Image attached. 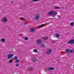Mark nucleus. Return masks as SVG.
<instances>
[{"label":"nucleus","mask_w":74,"mask_h":74,"mask_svg":"<svg viewBox=\"0 0 74 74\" xmlns=\"http://www.w3.org/2000/svg\"><path fill=\"white\" fill-rule=\"evenodd\" d=\"M51 52H52V50H51V49L48 50L46 52V53H47V54L50 53H51Z\"/></svg>","instance_id":"obj_8"},{"label":"nucleus","mask_w":74,"mask_h":74,"mask_svg":"<svg viewBox=\"0 0 74 74\" xmlns=\"http://www.w3.org/2000/svg\"><path fill=\"white\" fill-rule=\"evenodd\" d=\"M19 66V64H16V67H18V66Z\"/></svg>","instance_id":"obj_23"},{"label":"nucleus","mask_w":74,"mask_h":74,"mask_svg":"<svg viewBox=\"0 0 74 74\" xmlns=\"http://www.w3.org/2000/svg\"><path fill=\"white\" fill-rule=\"evenodd\" d=\"M74 23L72 22L70 23V25L71 26H74Z\"/></svg>","instance_id":"obj_16"},{"label":"nucleus","mask_w":74,"mask_h":74,"mask_svg":"<svg viewBox=\"0 0 74 74\" xmlns=\"http://www.w3.org/2000/svg\"><path fill=\"white\" fill-rule=\"evenodd\" d=\"M11 2V3H13V2L12 1V2Z\"/></svg>","instance_id":"obj_29"},{"label":"nucleus","mask_w":74,"mask_h":74,"mask_svg":"<svg viewBox=\"0 0 74 74\" xmlns=\"http://www.w3.org/2000/svg\"><path fill=\"white\" fill-rule=\"evenodd\" d=\"M13 56H14V54H10L8 55V58L10 59V58H12Z\"/></svg>","instance_id":"obj_5"},{"label":"nucleus","mask_w":74,"mask_h":74,"mask_svg":"<svg viewBox=\"0 0 74 74\" xmlns=\"http://www.w3.org/2000/svg\"><path fill=\"white\" fill-rule=\"evenodd\" d=\"M25 40H28V38L27 37H25L24 38Z\"/></svg>","instance_id":"obj_17"},{"label":"nucleus","mask_w":74,"mask_h":74,"mask_svg":"<svg viewBox=\"0 0 74 74\" xmlns=\"http://www.w3.org/2000/svg\"><path fill=\"white\" fill-rule=\"evenodd\" d=\"M60 7H59L58 6H55L54 7V8L55 9H59V8H60Z\"/></svg>","instance_id":"obj_15"},{"label":"nucleus","mask_w":74,"mask_h":74,"mask_svg":"<svg viewBox=\"0 0 74 74\" xmlns=\"http://www.w3.org/2000/svg\"><path fill=\"white\" fill-rule=\"evenodd\" d=\"M3 22H7V18L6 17H4L3 18Z\"/></svg>","instance_id":"obj_9"},{"label":"nucleus","mask_w":74,"mask_h":74,"mask_svg":"<svg viewBox=\"0 0 74 74\" xmlns=\"http://www.w3.org/2000/svg\"><path fill=\"white\" fill-rule=\"evenodd\" d=\"M22 19H23V20H25V19L23 18H22Z\"/></svg>","instance_id":"obj_28"},{"label":"nucleus","mask_w":74,"mask_h":74,"mask_svg":"<svg viewBox=\"0 0 74 74\" xmlns=\"http://www.w3.org/2000/svg\"><path fill=\"white\" fill-rule=\"evenodd\" d=\"M56 14H57V12H56L55 11H50L47 14V15L48 16H51V15H52L53 17H55Z\"/></svg>","instance_id":"obj_1"},{"label":"nucleus","mask_w":74,"mask_h":74,"mask_svg":"<svg viewBox=\"0 0 74 74\" xmlns=\"http://www.w3.org/2000/svg\"><path fill=\"white\" fill-rule=\"evenodd\" d=\"M34 31V28H31L30 30V32H33Z\"/></svg>","instance_id":"obj_13"},{"label":"nucleus","mask_w":74,"mask_h":74,"mask_svg":"<svg viewBox=\"0 0 74 74\" xmlns=\"http://www.w3.org/2000/svg\"><path fill=\"white\" fill-rule=\"evenodd\" d=\"M42 47H44V45L42 44Z\"/></svg>","instance_id":"obj_25"},{"label":"nucleus","mask_w":74,"mask_h":74,"mask_svg":"<svg viewBox=\"0 0 74 74\" xmlns=\"http://www.w3.org/2000/svg\"><path fill=\"white\" fill-rule=\"evenodd\" d=\"M33 52H35V53H37V52H38V51H37V50L36 49H34L33 50Z\"/></svg>","instance_id":"obj_14"},{"label":"nucleus","mask_w":74,"mask_h":74,"mask_svg":"<svg viewBox=\"0 0 74 74\" xmlns=\"http://www.w3.org/2000/svg\"><path fill=\"white\" fill-rule=\"evenodd\" d=\"M15 62L16 63H17L18 62H19V60L17 59L16 60Z\"/></svg>","instance_id":"obj_18"},{"label":"nucleus","mask_w":74,"mask_h":74,"mask_svg":"<svg viewBox=\"0 0 74 74\" xmlns=\"http://www.w3.org/2000/svg\"><path fill=\"white\" fill-rule=\"evenodd\" d=\"M66 52L68 54H70L71 53H73L74 52V50H70L69 49H68L66 50Z\"/></svg>","instance_id":"obj_2"},{"label":"nucleus","mask_w":74,"mask_h":74,"mask_svg":"<svg viewBox=\"0 0 74 74\" xmlns=\"http://www.w3.org/2000/svg\"><path fill=\"white\" fill-rule=\"evenodd\" d=\"M39 17H40L39 14H37L36 16H34V19L35 20H37L39 18Z\"/></svg>","instance_id":"obj_4"},{"label":"nucleus","mask_w":74,"mask_h":74,"mask_svg":"<svg viewBox=\"0 0 74 74\" xmlns=\"http://www.w3.org/2000/svg\"><path fill=\"white\" fill-rule=\"evenodd\" d=\"M55 69L53 68L49 67L47 68V70H54Z\"/></svg>","instance_id":"obj_11"},{"label":"nucleus","mask_w":74,"mask_h":74,"mask_svg":"<svg viewBox=\"0 0 74 74\" xmlns=\"http://www.w3.org/2000/svg\"><path fill=\"white\" fill-rule=\"evenodd\" d=\"M47 39L48 37H45L44 38V39L45 40H47Z\"/></svg>","instance_id":"obj_21"},{"label":"nucleus","mask_w":74,"mask_h":74,"mask_svg":"<svg viewBox=\"0 0 74 74\" xmlns=\"http://www.w3.org/2000/svg\"><path fill=\"white\" fill-rule=\"evenodd\" d=\"M58 18H60V16L59 15H58Z\"/></svg>","instance_id":"obj_27"},{"label":"nucleus","mask_w":74,"mask_h":74,"mask_svg":"<svg viewBox=\"0 0 74 74\" xmlns=\"http://www.w3.org/2000/svg\"><path fill=\"white\" fill-rule=\"evenodd\" d=\"M30 70H31V71H32V68H30Z\"/></svg>","instance_id":"obj_26"},{"label":"nucleus","mask_w":74,"mask_h":74,"mask_svg":"<svg viewBox=\"0 0 74 74\" xmlns=\"http://www.w3.org/2000/svg\"><path fill=\"white\" fill-rule=\"evenodd\" d=\"M45 24H43V25H41L40 26L41 27H42V26H44V25Z\"/></svg>","instance_id":"obj_22"},{"label":"nucleus","mask_w":74,"mask_h":74,"mask_svg":"<svg viewBox=\"0 0 74 74\" xmlns=\"http://www.w3.org/2000/svg\"><path fill=\"white\" fill-rule=\"evenodd\" d=\"M17 58H18L17 57H16V56H15L14 57V59L15 60H16V59H17Z\"/></svg>","instance_id":"obj_19"},{"label":"nucleus","mask_w":74,"mask_h":74,"mask_svg":"<svg viewBox=\"0 0 74 74\" xmlns=\"http://www.w3.org/2000/svg\"><path fill=\"white\" fill-rule=\"evenodd\" d=\"M5 40L4 38H2L1 40V41L2 42H5Z\"/></svg>","instance_id":"obj_12"},{"label":"nucleus","mask_w":74,"mask_h":74,"mask_svg":"<svg viewBox=\"0 0 74 74\" xmlns=\"http://www.w3.org/2000/svg\"><path fill=\"white\" fill-rule=\"evenodd\" d=\"M54 37H57V38H59L60 37V35L59 34H56L54 35Z\"/></svg>","instance_id":"obj_6"},{"label":"nucleus","mask_w":74,"mask_h":74,"mask_svg":"<svg viewBox=\"0 0 74 74\" xmlns=\"http://www.w3.org/2000/svg\"><path fill=\"white\" fill-rule=\"evenodd\" d=\"M68 43L70 44H74V39H73L69 40L68 42Z\"/></svg>","instance_id":"obj_3"},{"label":"nucleus","mask_w":74,"mask_h":74,"mask_svg":"<svg viewBox=\"0 0 74 74\" xmlns=\"http://www.w3.org/2000/svg\"><path fill=\"white\" fill-rule=\"evenodd\" d=\"M9 63H12V60H10L8 61Z\"/></svg>","instance_id":"obj_20"},{"label":"nucleus","mask_w":74,"mask_h":74,"mask_svg":"<svg viewBox=\"0 0 74 74\" xmlns=\"http://www.w3.org/2000/svg\"><path fill=\"white\" fill-rule=\"evenodd\" d=\"M38 0H33V1L35 2L36 1H38Z\"/></svg>","instance_id":"obj_24"},{"label":"nucleus","mask_w":74,"mask_h":74,"mask_svg":"<svg viewBox=\"0 0 74 74\" xmlns=\"http://www.w3.org/2000/svg\"><path fill=\"white\" fill-rule=\"evenodd\" d=\"M32 60L34 62H36L37 61V59L35 58H33Z\"/></svg>","instance_id":"obj_10"},{"label":"nucleus","mask_w":74,"mask_h":74,"mask_svg":"<svg viewBox=\"0 0 74 74\" xmlns=\"http://www.w3.org/2000/svg\"><path fill=\"white\" fill-rule=\"evenodd\" d=\"M41 40L40 39H38L36 41V43L37 44H41Z\"/></svg>","instance_id":"obj_7"}]
</instances>
